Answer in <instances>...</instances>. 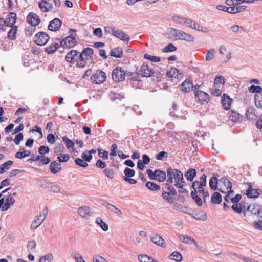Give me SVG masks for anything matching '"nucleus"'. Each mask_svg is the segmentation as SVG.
<instances>
[{
    "label": "nucleus",
    "instance_id": "f257e3e1",
    "mask_svg": "<svg viewBox=\"0 0 262 262\" xmlns=\"http://www.w3.org/2000/svg\"><path fill=\"white\" fill-rule=\"evenodd\" d=\"M166 172L167 176V182L168 183L172 184L173 179H174L175 182L174 185H179L183 183L184 180L183 176L180 170L170 167L167 168Z\"/></svg>",
    "mask_w": 262,
    "mask_h": 262
},
{
    "label": "nucleus",
    "instance_id": "f03ea898",
    "mask_svg": "<svg viewBox=\"0 0 262 262\" xmlns=\"http://www.w3.org/2000/svg\"><path fill=\"white\" fill-rule=\"evenodd\" d=\"M93 50L90 48L84 49L81 53H79V61L76 64L77 67L84 68L87 63L88 59H92V55L93 54Z\"/></svg>",
    "mask_w": 262,
    "mask_h": 262
},
{
    "label": "nucleus",
    "instance_id": "7ed1b4c3",
    "mask_svg": "<svg viewBox=\"0 0 262 262\" xmlns=\"http://www.w3.org/2000/svg\"><path fill=\"white\" fill-rule=\"evenodd\" d=\"M106 79L105 73L100 70L96 71L91 77L92 82L94 84H101L104 82Z\"/></svg>",
    "mask_w": 262,
    "mask_h": 262
},
{
    "label": "nucleus",
    "instance_id": "20e7f679",
    "mask_svg": "<svg viewBox=\"0 0 262 262\" xmlns=\"http://www.w3.org/2000/svg\"><path fill=\"white\" fill-rule=\"evenodd\" d=\"M48 214V209L46 207L42 210V214L35 216L34 221L31 224V228L32 229H35L38 227L46 219Z\"/></svg>",
    "mask_w": 262,
    "mask_h": 262
},
{
    "label": "nucleus",
    "instance_id": "39448f33",
    "mask_svg": "<svg viewBox=\"0 0 262 262\" xmlns=\"http://www.w3.org/2000/svg\"><path fill=\"white\" fill-rule=\"evenodd\" d=\"M112 79L115 82H121L125 80L126 72L121 67H117L112 72Z\"/></svg>",
    "mask_w": 262,
    "mask_h": 262
},
{
    "label": "nucleus",
    "instance_id": "423d86ee",
    "mask_svg": "<svg viewBox=\"0 0 262 262\" xmlns=\"http://www.w3.org/2000/svg\"><path fill=\"white\" fill-rule=\"evenodd\" d=\"M50 39V37L44 32H39L34 36V42L39 46L46 45Z\"/></svg>",
    "mask_w": 262,
    "mask_h": 262
},
{
    "label": "nucleus",
    "instance_id": "0eeeda50",
    "mask_svg": "<svg viewBox=\"0 0 262 262\" xmlns=\"http://www.w3.org/2000/svg\"><path fill=\"white\" fill-rule=\"evenodd\" d=\"M76 43V39L72 36H68L61 40L60 46L64 49H70L73 48Z\"/></svg>",
    "mask_w": 262,
    "mask_h": 262
},
{
    "label": "nucleus",
    "instance_id": "6e6552de",
    "mask_svg": "<svg viewBox=\"0 0 262 262\" xmlns=\"http://www.w3.org/2000/svg\"><path fill=\"white\" fill-rule=\"evenodd\" d=\"M79 52L76 50H72L68 53L66 56V60L71 63H74L79 61Z\"/></svg>",
    "mask_w": 262,
    "mask_h": 262
},
{
    "label": "nucleus",
    "instance_id": "1a4fd4ad",
    "mask_svg": "<svg viewBox=\"0 0 262 262\" xmlns=\"http://www.w3.org/2000/svg\"><path fill=\"white\" fill-rule=\"evenodd\" d=\"M77 213L81 217L84 219H88L93 214L92 209L87 206L79 207L77 209Z\"/></svg>",
    "mask_w": 262,
    "mask_h": 262
},
{
    "label": "nucleus",
    "instance_id": "9d476101",
    "mask_svg": "<svg viewBox=\"0 0 262 262\" xmlns=\"http://www.w3.org/2000/svg\"><path fill=\"white\" fill-rule=\"evenodd\" d=\"M137 70L139 71L140 75L145 77H151L155 73V71L149 68L148 66L145 64H143L139 70L137 69Z\"/></svg>",
    "mask_w": 262,
    "mask_h": 262
},
{
    "label": "nucleus",
    "instance_id": "9b49d317",
    "mask_svg": "<svg viewBox=\"0 0 262 262\" xmlns=\"http://www.w3.org/2000/svg\"><path fill=\"white\" fill-rule=\"evenodd\" d=\"M27 21L31 26L35 27L40 23V19L36 13L30 12L27 17Z\"/></svg>",
    "mask_w": 262,
    "mask_h": 262
},
{
    "label": "nucleus",
    "instance_id": "f8f14e48",
    "mask_svg": "<svg viewBox=\"0 0 262 262\" xmlns=\"http://www.w3.org/2000/svg\"><path fill=\"white\" fill-rule=\"evenodd\" d=\"M220 182L224 184L225 188L221 187L219 189V190L224 193H226L227 192H233V191L231 190L232 184L230 181L226 178H222L220 180Z\"/></svg>",
    "mask_w": 262,
    "mask_h": 262
},
{
    "label": "nucleus",
    "instance_id": "ddd939ff",
    "mask_svg": "<svg viewBox=\"0 0 262 262\" xmlns=\"http://www.w3.org/2000/svg\"><path fill=\"white\" fill-rule=\"evenodd\" d=\"M62 21L59 18H55L50 22L48 29L52 31H57L60 29Z\"/></svg>",
    "mask_w": 262,
    "mask_h": 262
},
{
    "label": "nucleus",
    "instance_id": "4468645a",
    "mask_svg": "<svg viewBox=\"0 0 262 262\" xmlns=\"http://www.w3.org/2000/svg\"><path fill=\"white\" fill-rule=\"evenodd\" d=\"M194 95L195 97L198 99V101L201 102V104L208 103L210 100L209 95L208 93L203 91H201Z\"/></svg>",
    "mask_w": 262,
    "mask_h": 262
},
{
    "label": "nucleus",
    "instance_id": "2eb2a0df",
    "mask_svg": "<svg viewBox=\"0 0 262 262\" xmlns=\"http://www.w3.org/2000/svg\"><path fill=\"white\" fill-rule=\"evenodd\" d=\"M151 241L155 244L161 247H165L166 243L163 238L158 234H154L150 236Z\"/></svg>",
    "mask_w": 262,
    "mask_h": 262
},
{
    "label": "nucleus",
    "instance_id": "dca6fc26",
    "mask_svg": "<svg viewBox=\"0 0 262 262\" xmlns=\"http://www.w3.org/2000/svg\"><path fill=\"white\" fill-rule=\"evenodd\" d=\"M261 192L260 189H255L250 187L247 190L246 194L249 198H256L260 195Z\"/></svg>",
    "mask_w": 262,
    "mask_h": 262
},
{
    "label": "nucleus",
    "instance_id": "f3484780",
    "mask_svg": "<svg viewBox=\"0 0 262 262\" xmlns=\"http://www.w3.org/2000/svg\"><path fill=\"white\" fill-rule=\"evenodd\" d=\"M232 99L229 96L224 94L222 97V104L223 107L226 110H229L231 106Z\"/></svg>",
    "mask_w": 262,
    "mask_h": 262
},
{
    "label": "nucleus",
    "instance_id": "a211bd4d",
    "mask_svg": "<svg viewBox=\"0 0 262 262\" xmlns=\"http://www.w3.org/2000/svg\"><path fill=\"white\" fill-rule=\"evenodd\" d=\"M5 201L6 202L4 204V205L2 207V211H7L10 208V207L13 205L15 202V199L13 198L11 195H9L6 199V200H5Z\"/></svg>",
    "mask_w": 262,
    "mask_h": 262
},
{
    "label": "nucleus",
    "instance_id": "6ab92c4d",
    "mask_svg": "<svg viewBox=\"0 0 262 262\" xmlns=\"http://www.w3.org/2000/svg\"><path fill=\"white\" fill-rule=\"evenodd\" d=\"M193 82L190 80H185L180 86V89L184 92H189L192 87Z\"/></svg>",
    "mask_w": 262,
    "mask_h": 262
},
{
    "label": "nucleus",
    "instance_id": "aec40b11",
    "mask_svg": "<svg viewBox=\"0 0 262 262\" xmlns=\"http://www.w3.org/2000/svg\"><path fill=\"white\" fill-rule=\"evenodd\" d=\"M17 15L14 12H10L6 18V21L7 23V26L11 27L14 26V24L16 21Z\"/></svg>",
    "mask_w": 262,
    "mask_h": 262
},
{
    "label": "nucleus",
    "instance_id": "412c9836",
    "mask_svg": "<svg viewBox=\"0 0 262 262\" xmlns=\"http://www.w3.org/2000/svg\"><path fill=\"white\" fill-rule=\"evenodd\" d=\"M114 36L123 41H127L128 42L129 40V36L123 31L118 29H116Z\"/></svg>",
    "mask_w": 262,
    "mask_h": 262
},
{
    "label": "nucleus",
    "instance_id": "4be33fe9",
    "mask_svg": "<svg viewBox=\"0 0 262 262\" xmlns=\"http://www.w3.org/2000/svg\"><path fill=\"white\" fill-rule=\"evenodd\" d=\"M61 169V164L56 161L52 162L50 165V170L53 174L58 173Z\"/></svg>",
    "mask_w": 262,
    "mask_h": 262
},
{
    "label": "nucleus",
    "instance_id": "5701e85b",
    "mask_svg": "<svg viewBox=\"0 0 262 262\" xmlns=\"http://www.w3.org/2000/svg\"><path fill=\"white\" fill-rule=\"evenodd\" d=\"M179 37L178 39L184 40L185 41L193 42L194 41V37L190 34H187L184 31H180Z\"/></svg>",
    "mask_w": 262,
    "mask_h": 262
},
{
    "label": "nucleus",
    "instance_id": "b1692460",
    "mask_svg": "<svg viewBox=\"0 0 262 262\" xmlns=\"http://www.w3.org/2000/svg\"><path fill=\"white\" fill-rule=\"evenodd\" d=\"M228 114L229 119L234 122H238L242 118L240 114L233 110L229 112Z\"/></svg>",
    "mask_w": 262,
    "mask_h": 262
},
{
    "label": "nucleus",
    "instance_id": "393cba45",
    "mask_svg": "<svg viewBox=\"0 0 262 262\" xmlns=\"http://www.w3.org/2000/svg\"><path fill=\"white\" fill-rule=\"evenodd\" d=\"M162 196L163 199L166 203L172 204L175 196H173L170 192L163 191L162 194Z\"/></svg>",
    "mask_w": 262,
    "mask_h": 262
},
{
    "label": "nucleus",
    "instance_id": "a878e982",
    "mask_svg": "<svg viewBox=\"0 0 262 262\" xmlns=\"http://www.w3.org/2000/svg\"><path fill=\"white\" fill-rule=\"evenodd\" d=\"M110 55L116 58H120L122 56L123 51L121 48L118 47L111 50Z\"/></svg>",
    "mask_w": 262,
    "mask_h": 262
},
{
    "label": "nucleus",
    "instance_id": "bb28decb",
    "mask_svg": "<svg viewBox=\"0 0 262 262\" xmlns=\"http://www.w3.org/2000/svg\"><path fill=\"white\" fill-rule=\"evenodd\" d=\"M167 75L168 77L170 78H179L181 74L179 73V71L176 68L172 67L170 70L167 72Z\"/></svg>",
    "mask_w": 262,
    "mask_h": 262
},
{
    "label": "nucleus",
    "instance_id": "cd10ccee",
    "mask_svg": "<svg viewBox=\"0 0 262 262\" xmlns=\"http://www.w3.org/2000/svg\"><path fill=\"white\" fill-rule=\"evenodd\" d=\"M155 179L159 182H163L166 179V174L163 171L156 170L155 171Z\"/></svg>",
    "mask_w": 262,
    "mask_h": 262
},
{
    "label": "nucleus",
    "instance_id": "c85d7f7f",
    "mask_svg": "<svg viewBox=\"0 0 262 262\" xmlns=\"http://www.w3.org/2000/svg\"><path fill=\"white\" fill-rule=\"evenodd\" d=\"M60 47V45L58 43L53 42L49 46L47 47L45 51L48 54L54 53Z\"/></svg>",
    "mask_w": 262,
    "mask_h": 262
},
{
    "label": "nucleus",
    "instance_id": "c756f323",
    "mask_svg": "<svg viewBox=\"0 0 262 262\" xmlns=\"http://www.w3.org/2000/svg\"><path fill=\"white\" fill-rule=\"evenodd\" d=\"M255 110L253 107H249L246 111V117L248 119L255 120L256 116Z\"/></svg>",
    "mask_w": 262,
    "mask_h": 262
},
{
    "label": "nucleus",
    "instance_id": "7c9ffc66",
    "mask_svg": "<svg viewBox=\"0 0 262 262\" xmlns=\"http://www.w3.org/2000/svg\"><path fill=\"white\" fill-rule=\"evenodd\" d=\"M179 238L184 244H191L193 242H194V239L190 236H189L187 235L184 234H179L178 235Z\"/></svg>",
    "mask_w": 262,
    "mask_h": 262
},
{
    "label": "nucleus",
    "instance_id": "2f4dec72",
    "mask_svg": "<svg viewBox=\"0 0 262 262\" xmlns=\"http://www.w3.org/2000/svg\"><path fill=\"white\" fill-rule=\"evenodd\" d=\"M196 172L194 169L190 168L186 172L185 177L187 180L192 181L196 176Z\"/></svg>",
    "mask_w": 262,
    "mask_h": 262
},
{
    "label": "nucleus",
    "instance_id": "473e14b6",
    "mask_svg": "<svg viewBox=\"0 0 262 262\" xmlns=\"http://www.w3.org/2000/svg\"><path fill=\"white\" fill-rule=\"evenodd\" d=\"M17 31V27L16 26H11V28L8 33V37L11 40L16 39V34Z\"/></svg>",
    "mask_w": 262,
    "mask_h": 262
},
{
    "label": "nucleus",
    "instance_id": "72a5a7b5",
    "mask_svg": "<svg viewBox=\"0 0 262 262\" xmlns=\"http://www.w3.org/2000/svg\"><path fill=\"white\" fill-rule=\"evenodd\" d=\"M169 258L170 259H172L178 262L181 261L183 259L182 254L180 252L177 251L173 252L170 254L169 256Z\"/></svg>",
    "mask_w": 262,
    "mask_h": 262
},
{
    "label": "nucleus",
    "instance_id": "f704fd0d",
    "mask_svg": "<svg viewBox=\"0 0 262 262\" xmlns=\"http://www.w3.org/2000/svg\"><path fill=\"white\" fill-rule=\"evenodd\" d=\"M247 207V211H250L251 214L254 215H258L260 213V209L259 206H256L254 205H248Z\"/></svg>",
    "mask_w": 262,
    "mask_h": 262
},
{
    "label": "nucleus",
    "instance_id": "c9c22d12",
    "mask_svg": "<svg viewBox=\"0 0 262 262\" xmlns=\"http://www.w3.org/2000/svg\"><path fill=\"white\" fill-rule=\"evenodd\" d=\"M211 202L213 204H220L222 201V196L219 192H214L211 198Z\"/></svg>",
    "mask_w": 262,
    "mask_h": 262
},
{
    "label": "nucleus",
    "instance_id": "e433bc0d",
    "mask_svg": "<svg viewBox=\"0 0 262 262\" xmlns=\"http://www.w3.org/2000/svg\"><path fill=\"white\" fill-rule=\"evenodd\" d=\"M96 223L99 225L101 228L104 231H106L108 229L107 225L103 221L102 219L100 217H97L96 219Z\"/></svg>",
    "mask_w": 262,
    "mask_h": 262
},
{
    "label": "nucleus",
    "instance_id": "4c0bfd02",
    "mask_svg": "<svg viewBox=\"0 0 262 262\" xmlns=\"http://www.w3.org/2000/svg\"><path fill=\"white\" fill-rule=\"evenodd\" d=\"M140 74H139V71L137 70L136 73L133 72H128L126 73V76L129 78L130 79L133 81H139Z\"/></svg>",
    "mask_w": 262,
    "mask_h": 262
},
{
    "label": "nucleus",
    "instance_id": "58836bf2",
    "mask_svg": "<svg viewBox=\"0 0 262 262\" xmlns=\"http://www.w3.org/2000/svg\"><path fill=\"white\" fill-rule=\"evenodd\" d=\"M209 186L210 188L213 190H215L217 189V179L215 177H212L209 182Z\"/></svg>",
    "mask_w": 262,
    "mask_h": 262
},
{
    "label": "nucleus",
    "instance_id": "ea45409f",
    "mask_svg": "<svg viewBox=\"0 0 262 262\" xmlns=\"http://www.w3.org/2000/svg\"><path fill=\"white\" fill-rule=\"evenodd\" d=\"M146 186L150 190L158 191L160 190V187L159 185L151 182H148L146 183Z\"/></svg>",
    "mask_w": 262,
    "mask_h": 262
},
{
    "label": "nucleus",
    "instance_id": "a19ab883",
    "mask_svg": "<svg viewBox=\"0 0 262 262\" xmlns=\"http://www.w3.org/2000/svg\"><path fill=\"white\" fill-rule=\"evenodd\" d=\"M54 257L51 253H48L40 258L39 262H52Z\"/></svg>",
    "mask_w": 262,
    "mask_h": 262
},
{
    "label": "nucleus",
    "instance_id": "79ce46f5",
    "mask_svg": "<svg viewBox=\"0 0 262 262\" xmlns=\"http://www.w3.org/2000/svg\"><path fill=\"white\" fill-rule=\"evenodd\" d=\"M62 141L65 143L66 147L68 149L72 148L74 150V143L71 140L68 138L66 136H64L62 137Z\"/></svg>",
    "mask_w": 262,
    "mask_h": 262
},
{
    "label": "nucleus",
    "instance_id": "37998d69",
    "mask_svg": "<svg viewBox=\"0 0 262 262\" xmlns=\"http://www.w3.org/2000/svg\"><path fill=\"white\" fill-rule=\"evenodd\" d=\"M233 210L238 214L241 213L243 210V202H241L239 204L238 203L234 204L231 206Z\"/></svg>",
    "mask_w": 262,
    "mask_h": 262
},
{
    "label": "nucleus",
    "instance_id": "c03bdc74",
    "mask_svg": "<svg viewBox=\"0 0 262 262\" xmlns=\"http://www.w3.org/2000/svg\"><path fill=\"white\" fill-rule=\"evenodd\" d=\"M31 154V152L29 150H25L24 151H19L15 154V157L18 159H22L26 157H28Z\"/></svg>",
    "mask_w": 262,
    "mask_h": 262
},
{
    "label": "nucleus",
    "instance_id": "a18cd8bd",
    "mask_svg": "<svg viewBox=\"0 0 262 262\" xmlns=\"http://www.w3.org/2000/svg\"><path fill=\"white\" fill-rule=\"evenodd\" d=\"M50 185V186L49 188L51 192L54 193H59L60 192L61 188L58 185L53 183H51Z\"/></svg>",
    "mask_w": 262,
    "mask_h": 262
},
{
    "label": "nucleus",
    "instance_id": "49530a36",
    "mask_svg": "<svg viewBox=\"0 0 262 262\" xmlns=\"http://www.w3.org/2000/svg\"><path fill=\"white\" fill-rule=\"evenodd\" d=\"M124 173L125 176L124 177L131 178L135 176V171L134 169L126 167L124 170Z\"/></svg>",
    "mask_w": 262,
    "mask_h": 262
},
{
    "label": "nucleus",
    "instance_id": "de8ad7c7",
    "mask_svg": "<svg viewBox=\"0 0 262 262\" xmlns=\"http://www.w3.org/2000/svg\"><path fill=\"white\" fill-rule=\"evenodd\" d=\"M215 51L214 49H210L208 51L207 54L206 55L205 59L206 61H210L214 57V53Z\"/></svg>",
    "mask_w": 262,
    "mask_h": 262
},
{
    "label": "nucleus",
    "instance_id": "09e8293b",
    "mask_svg": "<svg viewBox=\"0 0 262 262\" xmlns=\"http://www.w3.org/2000/svg\"><path fill=\"white\" fill-rule=\"evenodd\" d=\"M177 50L176 47H175L173 44L169 43L167 46H166L164 48L162 49V52L164 53H167L169 52L175 51Z\"/></svg>",
    "mask_w": 262,
    "mask_h": 262
},
{
    "label": "nucleus",
    "instance_id": "8fccbe9b",
    "mask_svg": "<svg viewBox=\"0 0 262 262\" xmlns=\"http://www.w3.org/2000/svg\"><path fill=\"white\" fill-rule=\"evenodd\" d=\"M230 29L233 33H238L241 32L242 31L244 30V28L243 27L239 26L238 25H236L230 27Z\"/></svg>",
    "mask_w": 262,
    "mask_h": 262
},
{
    "label": "nucleus",
    "instance_id": "3c124183",
    "mask_svg": "<svg viewBox=\"0 0 262 262\" xmlns=\"http://www.w3.org/2000/svg\"><path fill=\"white\" fill-rule=\"evenodd\" d=\"M254 100L256 106L257 108H262V96L256 95Z\"/></svg>",
    "mask_w": 262,
    "mask_h": 262
},
{
    "label": "nucleus",
    "instance_id": "603ef678",
    "mask_svg": "<svg viewBox=\"0 0 262 262\" xmlns=\"http://www.w3.org/2000/svg\"><path fill=\"white\" fill-rule=\"evenodd\" d=\"M59 162H66L70 159V155L69 154H59L57 157Z\"/></svg>",
    "mask_w": 262,
    "mask_h": 262
},
{
    "label": "nucleus",
    "instance_id": "864d4df0",
    "mask_svg": "<svg viewBox=\"0 0 262 262\" xmlns=\"http://www.w3.org/2000/svg\"><path fill=\"white\" fill-rule=\"evenodd\" d=\"M152 258L146 255H139L138 256V259L141 262H151Z\"/></svg>",
    "mask_w": 262,
    "mask_h": 262
},
{
    "label": "nucleus",
    "instance_id": "5fc2aeb1",
    "mask_svg": "<svg viewBox=\"0 0 262 262\" xmlns=\"http://www.w3.org/2000/svg\"><path fill=\"white\" fill-rule=\"evenodd\" d=\"M144 57L145 59L150 60L151 61L158 62L160 61V58L157 56H151L148 54H145L144 55Z\"/></svg>",
    "mask_w": 262,
    "mask_h": 262
},
{
    "label": "nucleus",
    "instance_id": "6e6d98bb",
    "mask_svg": "<svg viewBox=\"0 0 262 262\" xmlns=\"http://www.w3.org/2000/svg\"><path fill=\"white\" fill-rule=\"evenodd\" d=\"M34 26H29L26 27L25 29V32L26 36L29 37L31 36L33 33L35 32V28L34 27Z\"/></svg>",
    "mask_w": 262,
    "mask_h": 262
},
{
    "label": "nucleus",
    "instance_id": "4d7b16f0",
    "mask_svg": "<svg viewBox=\"0 0 262 262\" xmlns=\"http://www.w3.org/2000/svg\"><path fill=\"white\" fill-rule=\"evenodd\" d=\"M75 162L76 165L83 168L87 167L88 165V163L85 161L80 158H76Z\"/></svg>",
    "mask_w": 262,
    "mask_h": 262
},
{
    "label": "nucleus",
    "instance_id": "13d9d810",
    "mask_svg": "<svg viewBox=\"0 0 262 262\" xmlns=\"http://www.w3.org/2000/svg\"><path fill=\"white\" fill-rule=\"evenodd\" d=\"M49 148L44 145L40 146L38 149V152L42 156L45 155L46 154L49 153Z\"/></svg>",
    "mask_w": 262,
    "mask_h": 262
},
{
    "label": "nucleus",
    "instance_id": "bf43d9fd",
    "mask_svg": "<svg viewBox=\"0 0 262 262\" xmlns=\"http://www.w3.org/2000/svg\"><path fill=\"white\" fill-rule=\"evenodd\" d=\"M104 172L108 178L112 179L114 178L115 173L112 169L106 168L104 170Z\"/></svg>",
    "mask_w": 262,
    "mask_h": 262
},
{
    "label": "nucleus",
    "instance_id": "052dcab7",
    "mask_svg": "<svg viewBox=\"0 0 262 262\" xmlns=\"http://www.w3.org/2000/svg\"><path fill=\"white\" fill-rule=\"evenodd\" d=\"M72 256L76 262H85L81 255L78 253H73Z\"/></svg>",
    "mask_w": 262,
    "mask_h": 262
},
{
    "label": "nucleus",
    "instance_id": "680f3d73",
    "mask_svg": "<svg viewBox=\"0 0 262 262\" xmlns=\"http://www.w3.org/2000/svg\"><path fill=\"white\" fill-rule=\"evenodd\" d=\"M249 91L251 93H260L262 91V88L259 86L251 85L249 88Z\"/></svg>",
    "mask_w": 262,
    "mask_h": 262
},
{
    "label": "nucleus",
    "instance_id": "e2e57ef3",
    "mask_svg": "<svg viewBox=\"0 0 262 262\" xmlns=\"http://www.w3.org/2000/svg\"><path fill=\"white\" fill-rule=\"evenodd\" d=\"M168 154L165 151H161L156 155V159L158 160H163L164 158H167Z\"/></svg>",
    "mask_w": 262,
    "mask_h": 262
},
{
    "label": "nucleus",
    "instance_id": "0e129e2a",
    "mask_svg": "<svg viewBox=\"0 0 262 262\" xmlns=\"http://www.w3.org/2000/svg\"><path fill=\"white\" fill-rule=\"evenodd\" d=\"M23 140V134L21 133H19L15 136L14 141L16 145H19Z\"/></svg>",
    "mask_w": 262,
    "mask_h": 262
},
{
    "label": "nucleus",
    "instance_id": "69168bd1",
    "mask_svg": "<svg viewBox=\"0 0 262 262\" xmlns=\"http://www.w3.org/2000/svg\"><path fill=\"white\" fill-rule=\"evenodd\" d=\"M172 19L174 22H175L177 24H180V25H182L183 23V21L184 20V17L177 15V16H173L172 17Z\"/></svg>",
    "mask_w": 262,
    "mask_h": 262
},
{
    "label": "nucleus",
    "instance_id": "338daca9",
    "mask_svg": "<svg viewBox=\"0 0 262 262\" xmlns=\"http://www.w3.org/2000/svg\"><path fill=\"white\" fill-rule=\"evenodd\" d=\"M116 29H116L115 27L111 26H106L104 28L105 32H107V33L111 34L113 36L115 33V31L116 30Z\"/></svg>",
    "mask_w": 262,
    "mask_h": 262
},
{
    "label": "nucleus",
    "instance_id": "774afa93",
    "mask_svg": "<svg viewBox=\"0 0 262 262\" xmlns=\"http://www.w3.org/2000/svg\"><path fill=\"white\" fill-rule=\"evenodd\" d=\"M253 225L255 229L262 230V220L254 221Z\"/></svg>",
    "mask_w": 262,
    "mask_h": 262
}]
</instances>
